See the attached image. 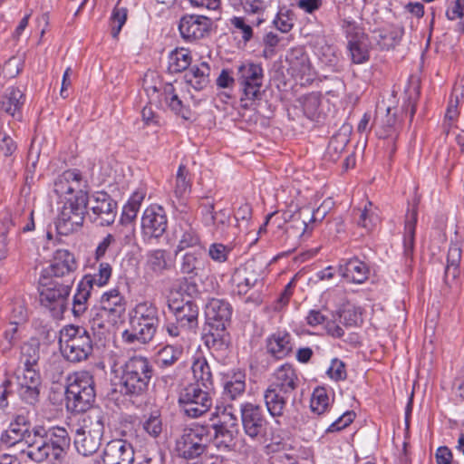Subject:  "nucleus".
<instances>
[{
	"label": "nucleus",
	"instance_id": "obj_5",
	"mask_svg": "<svg viewBox=\"0 0 464 464\" xmlns=\"http://www.w3.org/2000/svg\"><path fill=\"white\" fill-rule=\"evenodd\" d=\"M96 392L93 376L87 371L75 372L67 377L66 407L76 413L92 408Z\"/></svg>",
	"mask_w": 464,
	"mask_h": 464
},
{
	"label": "nucleus",
	"instance_id": "obj_21",
	"mask_svg": "<svg viewBox=\"0 0 464 464\" xmlns=\"http://www.w3.org/2000/svg\"><path fill=\"white\" fill-rule=\"evenodd\" d=\"M210 24V19L205 15L188 14L180 19L179 29L184 40L195 41L205 36Z\"/></svg>",
	"mask_w": 464,
	"mask_h": 464
},
{
	"label": "nucleus",
	"instance_id": "obj_51",
	"mask_svg": "<svg viewBox=\"0 0 464 464\" xmlns=\"http://www.w3.org/2000/svg\"><path fill=\"white\" fill-rule=\"evenodd\" d=\"M461 259V249L457 245H451L448 250L446 276L455 278L458 276L459 265Z\"/></svg>",
	"mask_w": 464,
	"mask_h": 464
},
{
	"label": "nucleus",
	"instance_id": "obj_9",
	"mask_svg": "<svg viewBox=\"0 0 464 464\" xmlns=\"http://www.w3.org/2000/svg\"><path fill=\"white\" fill-rule=\"evenodd\" d=\"M88 194L80 191L64 203L55 223L57 232L67 236L80 229L87 214Z\"/></svg>",
	"mask_w": 464,
	"mask_h": 464
},
{
	"label": "nucleus",
	"instance_id": "obj_12",
	"mask_svg": "<svg viewBox=\"0 0 464 464\" xmlns=\"http://www.w3.org/2000/svg\"><path fill=\"white\" fill-rule=\"evenodd\" d=\"M209 391L198 383H190L180 392L179 403L187 416L198 418L210 409L212 399Z\"/></svg>",
	"mask_w": 464,
	"mask_h": 464
},
{
	"label": "nucleus",
	"instance_id": "obj_63",
	"mask_svg": "<svg viewBox=\"0 0 464 464\" xmlns=\"http://www.w3.org/2000/svg\"><path fill=\"white\" fill-rule=\"evenodd\" d=\"M143 430L151 437H158L161 430V420L158 416H150L143 423Z\"/></svg>",
	"mask_w": 464,
	"mask_h": 464
},
{
	"label": "nucleus",
	"instance_id": "obj_13",
	"mask_svg": "<svg viewBox=\"0 0 464 464\" xmlns=\"http://www.w3.org/2000/svg\"><path fill=\"white\" fill-rule=\"evenodd\" d=\"M87 214L99 226L111 225L117 215V202L106 192L99 191L88 197Z\"/></svg>",
	"mask_w": 464,
	"mask_h": 464
},
{
	"label": "nucleus",
	"instance_id": "obj_38",
	"mask_svg": "<svg viewBox=\"0 0 464 464\" xmlns=\"http://www.w3.org/2000/svg\"><path fill=\"white\" fill-rule=\"evenodd\" d=\"M246 390V374L242 372H234L224 382V398L231 401L242 396Z\"/></svg>",
	"mask_w": 464,
	"mask_h": 464
},
{
	"label": "nucleus",
	"instance_id": "obj_7",
	"mask_svg": "<svg viewBox=\"0 0 464 464\" xmlns=\"http://www.w3.org/2000/svg\"><path fill=\"white\" fill-rule=\"evenodd\" d=\"M72 279L61 281L43 276L40 278V302L52 317L61 319L67 308V300L72 286Z\"/></svg>",
	"mask_w": 464,
	"mask_h": 464
},
{
	"label": "nucleus",
	"instance_id": "obj_31",
	"mask_svg": "<svg viewBox=\"0 0 464 464\" xmlns=\"http://www.w3.org/2000/svg\"><path fill=\"white\" fill-rule=\"evenodd\" d=\"M347 34L349 35L348 49L353 63L360 64L367 62L369 60V52L364 34L356 32L354 34H351L349 31H347Z\"/></svg>",
	"mask_w": 464,
	"mask_h": 464
},
{
	"label": "nucleus",
	"instance_id": "obj_11",
	"mask_svg": "<svg viewBox=\"0 0 464 464\" xmlns=\"http://www.w3.org/2000/svg\"><path fill=\"white\" fill-rule=\"evenodd\" d=\"M126 301L117 289L104 293L100 300V307L95 309L90 322L92 327H104L105 320L109 323H116L125 313ZM93 313V311H92Z\"/></svg>",
	"mask_w": 464,
	"mask_h": 464
},
{
	"label": "nucleus",
	"instance_id": "obj_57",
	"mask_svg": "<svg viewBox=\"0 0 464 464\" xmlns=\"http://www.w3.org/2000/svg\"><path fill=\"white\" fill-rule=\"evenodd\" d=\"M28 319V312L22 302H15L13 304L11 316H10V324L11 325H19L24 324Z\"/></svg>",
	"mask_w": 464,
	"mask_h": 464
},
{
	"label": "nucleus",
	"instance_id": "obj_16",
	"mask_svg": "<svg viewBox=\"0 0 464 464\" xmlns=\"http://www.w3.org/2000/svg\"><path fill=\"white\" fill-rule=\"evenodd\" d=\"M168 307L175 320L181 323V326H187L193 331L198 328L199 309L193 299L171 297L168 300Z\"/></svg>",
	"mask_w": 464,
	"mask_h": 464
},
{
	"label": "nucleus",
	"instance_id": "obj_37",
	"mask_svg": "<svg viewBox=\"0 0 464 464\" xmlns=\"http://www.w3.org/2000/svg\"><path fill=\"white\" fill-rule=\"evenodd\" d=\"M176 237L179 239L176 255L188 248L193 250L198 246H203L196 229L189 224H186L184 227L180 225L179 231L176 230Z\"/></svg>",
	"mask_w": 464,
	"mask_h": 464
},
{
	"label": "nucleus",
	"instance_id": "obj_29",
	"mask_svg": "<svg viewBox=\"0 0 464 464\" xmlns=\"http://www.w3.org/2000/svg\"><path fill=\"white\" fill-rule=\"evenodd\" d=\"M286 62L293 75L303 77L310 74V61L303 47L291 49L286 54Z\"/></svg>",
	"mask_w": 464,
	"mask_h": 464
},
{
	"label": "nucleus",
	"instance_id": "obj_19",
	"mask_svg": "<svg viewBox=\"0 0 464 464\" xmlns=\"http://www.w3.org/2000/svg\"><path fill=\"white\" fill-rule=\"evenodd\" d=\"M311 208L308 207L301 208L297 211L291 213L285 211L280 216V223H286L285 231L290 237L301 238L305 236L309 229V218Z\"/></svg>",
	"mask_w": 464,
	"mask_h": 464
},
{
	"label": "nucleus",
	"instance_id": "obj_43",
	"mask_svg": "<svg viewBox=\"0 0 464 464\" xmlns=\"http://www.w3.org/2000/svg\"><path fill=\"white\" fill-rule=\"evenodd\" d=\"M211 428L212 440L216 441L218 447L228 448L234 441L238 430L227 428L218 422L209 425Z\"/></svg>",
	"mask_w": 464,
	"mask_h": 464
},
{
	"label": "nucleus",
	"instance_id": "obj_55",
	"mask_svg": "<svg viewBox=\"0 0 464 464\" xmlns=\"http://www.w3.org/2000/svg\"><path fill=\"white\" fill-rule=\"evenodd\" d=\"M19 386H40L41 378L39 372L34 368L24 367L22 374L17 375Z\"/></svg>",
	"mask_w": 464,
	"mask_h": 464
},
{
	"label": "nucleus",
	"instance_id": "obj_41",
	"mask_svg": "<svg viewBox=\"0 0 464 464\" xmlns=\"http://www.w3.org/2000/svg\"><path fill=\"white\" fill-rule=\"evenodd\" d=\"M144 198L145 194L142 191H136L131 195L123 207L121 218V224L130 225L134 222Z\"/></svg>",
	"mask_w": 464,
	"mask_h": 464
},
{
	"label": "nucleus",
	"instance_id": "obj_17",
	"mask_svg": "<svg viewBox=\"0 0 464 464\" xmlns=\"http://www.w3.org/2000/svg\"><path fill=\"white\" fill-rule=\"evenodd\" d=\"M168 218L164 208L159 205H150L141 217V230L144 236L159 238L167 230Z\"/></svg>",
	"mask_w": 464,
	"mask_h": 464
},
{
	"label": "nucleus",
	"instance_id": "obj_15",
	"mask_svg": "<svg viewBox=\"0 0 464 464\" xmlns=\"http://www.w3.org/2000/svg\"><path fill=\"white\" fill-rule=\"evenodd\" d=\"M208 261L204 246H198L183 254L179 259V266L181 275L193 280L196 277H203L208 272Z\"/></svg>",
	"mask_w": 464,
	"mask_h": 464
},
{
	"label": "nucleus",
	"instance_id": "obj_35",
	"mask_svg": "<svg viewBox=\"0 0 464 464\" xmlns=\"http://www.w3.org/2000/svg\"><path fill=\"white\" fill-rule=\"evenodd\" d=\"M161 95L168 105V107L180 116L184 120L190 119V110L188 106L184 105L182 100L177 94L172 83H166L163 87Z\"/></svg>",
	"mask_w": 464,
	"mask_h": 464
},
{
	"label": "nucleus",
	"instance_id": "obj_50",
	"mask_svg": "<svg viewBox=\"0 0 464 464\" xmlns=\"http://www.w3.org/2000/svg\"><path fill=\"white\" fill-rule=\"evenodd\" d=\"M234 4H237L242 6V8L246 13L256 14L258 17L256 18V24L259 25L264 22L263 18H260L259 15L264 13V11L267 7V2L266 0H232Z\"/></svg>",
	"mask_w": 464,
	"mask_h": 464
},
{
	"label": "nucleus",
	"instance_id": "obj_30",
	"mask_svg": "<svg viewBox=\"0 0 464 464\" xmlns=\"http://www.w3.org/2000/svg\"><path fill=\"white\" fill-rule=\"evenodd\" d=\"M1 109L7 114L18 120L21 119V110L24 103V95L14 87L8 88L1 97Z\"/></svg>",
	"mask_w": 464,
	"mask_h": 464
},
{
	"label": "nucleus",
	"instance_id": "obj_22",
	"mask_svg": "<svg viewBox=\"0 0 464 464\" xmlns=\"http://www.w3.org/2000/svg\"><path fill=\"white\" fill-rule=\"evenodd\" d=\"M237 293L246 295L251 287L262 282V275L259 267L254 262H247L242 267L236 270L233 276Z\"/></svg>",
	"mask_w": 464,
	"mask_h": 464
},
{
	"label": "nucleus",
	"instance_id": "obj_62",
	"mask_svg": "<svg viewBox=\"0 0 464 464\" xmlns=\"http://www.w3.org/2000/svg\"><path fill=\"white\" fill-rule=\"evenodd\" d=\"M53 190L57 196L62 198L72 194L76 188L62 175L54 181Z\"/></svg>",
	"mask_w": 464,
	"mask_h": 464
},
{
	"label": "nucleus",
	"instance_id": "obj_39",
	"mask_svg": "<svg viewBox=\"0 0 464 464\" xmlns=\"http://www.w3.org/2000/svg\"><path fill=\"white\" fill-rule=\"evenodd\" d=\"M417 223V209L413 208L411 216L407 217L405 221V234L403 239V255L405 262L408 264V260L412 261L413 250H414V239H415V227Z\"/></svg>",
	"mask_w": 464,
	"mask_h": 464
},
{
	"label": "nucleus",
	"instance_id": "obj_2",
	"mask_svg": "<svg viewBox=\"0 0 464 464\" xmlns=\"http://www.w3.org/2000/svg\"><path fill=\"white\" fill-rule=\"evenodd\" d=\"M300 385L298 374L290 363L278 367L273 374L272 381L264 392V401L267 411L273 418H285L287 424L297 427L301 424L298 411H290L288 401L295 406V392Z\"/></svg>",
	"mask_w": 464,
	"mask_h": 464
},
{
	"label": "nucleus",
	"instance_id": "obj_4",
	"mask_svg": "<svg viewBox=\"0 0 464 464\" xmlns=\"http://www.w3.org/2000/svg\"><path fill=\"white\" fill-rule=\"evenodd\" d=\"M133 312L130 328L123 332L122 337L129 343H147L152 340L159 326L158 308L150 302H143L138 304Z\"/></svg>",
	"mask_w": 464,
	"mask_h": 464
},
{
	"label": "nucleus",
	"instance_id": "obj_1",
	"mask_svg": "<svg viewBox=\"0 0 464 464\" xmlns=\"http://www.w3.org/2000/svg\"><path fill=\"white\" fill-rule=\"evenodd\" d=\"M0 443L34 462L62 464L70 449L71 437L65 428L59 426L48 430L43 426L31 428L25 417L19 415L2 434Z\"/></svg>",
	"mask_w": 464,
	"mask_h": 464
},
{
	"label": "nucleus",
	"instance_id": "obj_64",
	"mask_svg": "<svg viewBox=\"0 0 464 464\" xmlns=\"http://www.w3.org/2000/svg\"><path fill=\"white\" fill-rule=\"evenodd\" d=\"M18 392L23 401L34 404L39 397V386H19Z\"/></svg>",
	"mask_w": 464,
	"mask_h": 464
},
{
	"label": "nucleus",
	"instance_id": "obj_36",
	"mask_svg": "<svg viewBox=\"0 0 464 464\" xmlns=\"http://www.w3.org/2000/svg\"><path fill=\"white\" fill-rule=\"evenodd\" d=\"M401 121L397 116L396 111H392V108H387L386 114L382 118L377 135L381 139H391L395 140L398 136Z\"/></svg>",
	"mask_w": 464,
	"mask_h": 464
},
{
	"label": "nucleus",
	"instance_id": "obj_58",
	"mask_svg": "<svg viewBox=\"0 0 464 464\" xmlns=\"http://www.w3.org/2000/svg\"><path fill=\"white\" fill-rule=\"evenodd\" d=\"M230 223V213L227 209H220L217 211L214 216L210 217L208 225H212L217 230L224 232L225 228Z\"/></svg>",
	"mask_w": 464,
	"mask_h": 464
},
{
	"label": "nucleus",
	"instance_id": "obj_8",
	"mask_svg": "<svg viewBox=\"0 0 464 464\" xmlns=\"http://www.w3.org/2000/svg\"><path fill=\"white\" fill-rule=\"evenodd\" d=\"M264 70L261 64L254 63H242L237 68V82L242 92L241 105L245 109L251 107L261 100Z\"/></svg>",
	"mask_w": 464,
	"mask_h": 464
},
{
	"label": "nucleus",
	"instance_id": "obj_54",
	"mask_svg": "<svg viewBox=\"0 0 464 464\" xmlns=\"http://www.w3.org/2000/svg\"><path fill=\"white\" fill-rule=\"evenodd\" d=\"M39 349L37 346L30 343H25L22 347L21 362L25 368H34L39 361Z\"/></svg>",
	"mask_w": 464,
	"mask_h": 464
},
{
	"label": "nucleus",
	"instance_id": "obj_18",
	"mask_svg": "<svg viewBox=\"0 0 464 464\" xmlns=\"http://www.w3.org/2000/svg\"><path fill=\"white\" fill-rule=\"evenodd\" d=\"M78 267L74 255L67 249H57L53 254V263L46 270L50 278H57L67 281L68 278L74 282L73 274Z\"/></svg>",
	"mask_w": 464,
	"mask_h": 464
},
{
	"label": "nucleus",
	"instance_id": "obj_24",
	"mask_svg": "<svg viewBox=\"0 0 464 464\" xmlns=\"http://www.w3.org/2000/svg\"><path fill=\"white\" fill-rule=\"evenodd\" d=\"M266 348L267 353L275 359H284L293 350L291 335L285 331H277L267 337Z\"/></svg>",
	"mask_w": 464,
	"mask_h": 464
},
{
	"label": "nucleus",
	"instance_id": "obj_45",
	"mask_svg": "<svg viewBox=\"0 0 464 464\" xmlns=\"http://www.w3.org/2000/svg\"><path fill=\"white\" fill-rule=\"evenodd\" d=\"M302 106L305 116L312 121H319L321 117V94L312 92L303 97Z\"/></svg>",
	"mask_w": 464,
	"mask_h": 464
},
{
	"label": "nucleus",
	"instance_id": "obj_47",
	"mask_svg": "<svg viewBox=\"0 0 464 464\" xmlns=\"http://www.w3.org/2000/svg\"><path fill=\"white\" fill-rule=\"evenodd\" d=\"M329 396L327 391L324 387H316L311 397L310 408L314 413L321 415L329 408Z\"/></svg>",
	"mask_w": 464,
	"mask_h": 464
},
{
	"label": "nucleus",
	"instance_id": "obj_32",
	"mask_svg": "<svg viewBox=\"0 0 464 464\" xmlns=\"http://www.w3.org/2000/svg\"><path fill=\"white\" fill-rule=\"evenodd\" d=\"M210 67L206 62L192 66L184 75L185 82L196 91H201L209 83Z\"/></svg>",
	"mask_w": 464,
	"mask_h": 464
},
{
	"label": "nucleus",
	"instance_id": "obj_40",
	"mask_svg": "<svg viewBox=\"0 0 464 464\" xmlns=\"http://www.w3.org/2000/svg\"><path fill=\"white\" fill-rule=\"evenodd\" d=\"M195 383L207 390L213 389V376L210 366L205 358L197 359L191 367Z\"/></svg>",
	"mask_w": 464,
	"mask_h": 464
},
{
	"label": "nucleus",
	"instance_id": "obj_49",
	"mask_svg": "<svg viewBox=\"0 0 464 464\" xmlns=\"http://www.w3.org/2000/svg\"><path fill=\"white\" fill-rule=\"evenodd\" d=\"M188 169L183 164L179 165L176 174L174 194L177 198H181L191 188V181L188 179Z\"/></svg>",
	"mask_w": 464,
	"mask_h": 464
},
{
	"label": "nucleus",
	"instance_id": "obj_52",
	"mask_svg": "<svg viewBox=\"0 0 464 464\" xmlns=\"http://www.w3.org/2000/svg\"><path fill=\"white\" fill-rule=\"evenodd\" d=\"M128 10L125 7H120L118 5L112 10L111 16V35L117 38L122 26L126 23Z\"/></svg>",
	"mask_w": 464,
	"mask_h": 464
},
{
	"label": "nucleus",
	"instance_id": "obj_46",
	"mask_svg": "<svg viewBox=\"0 0 464 464\" xmlns=\"http://www.w3.org/2000/svg\"><path fill=\"white\" fill-rule=\"evenodd\" d=\"M182 355V350L171 345H166L158 352L157 364L160 369L174 365Z\"/></svg>",
	"mask_w": 464,
	"mask_h": 464
},
{
	"label": "nucleus",
	"instance_id": "obj_42",
	"mask_svg": "<svg viewBox=\"0 0 464 464\" xmlns=\"http://www.w3.org/2000/svg\"><path fill=\"white\" fill-rule=\"evenodd\" d=\"M191 63L190 52L188 49H175L169 56V71L172 73L186 71Z\"/></svg>",
	"mask_w": 464,
	"mask_h": 464
},
{
	"label": "nucleus",
	"instance_id": "obj_33",
	"mask_svg": "<svg viewBox=\"0 0 464 464\" xmlns=\"http://www.w3.org/2000/svg\"><path fill=\"white\" fill-rule=\"evenodd\" d=\"M92 287L88 280H81L77 285L76 293L72 298V313L74 317H82L88 310V301L91 297Z\"/></svg>",
	"mask_w": 464,
	"mask_h": 464
},
{
	"label": "nucleus",
	"instance_id": "obj_27",
	"mask_svg": "<svg viewBox=\"0 0 464 464\" xmlns=\"http://www.w3.org/2000/svg\"><path fill=\"white\" fill-rule=\"evenodd\" d=\"M105 415L100 408H90L85 411L82 425L78 429L87 434L102 439L104 434Z\"/></svg>",
	"mask_w": 464,
	"mask_h": 464
},
{
	"label": "nucleus",
	"instance_id": "obj_59",
	"mask_svg": "<svg viewBox=\"0 0 464 464\" xmlns=\"http://www.w3.org/2000/svg\"><path fill=\"white\" fill-rule=\"evenodd\" d=\"M402 32V30H393L385 34H380V39L378 40L379 45L382 49H390L394 47L400 41Z\"/></svg>",
	"mask_w": 464,
	"mask_h": 464
},
{
	"label": "nucleus",
	"instance_id": "obj_10",
	"mask_svg": "<svg viewBox=\"0 0 464 464\" xmlns=\"http://www.w3.org/2000/svg\"><path fill=\"white\" fill-rule=\"evenodd\" d=\"M211 440L212 433L209 425L194 424L184 429L183 434L177 441V450L184 459H194L205 452Z\"/></svg>",
	"mask_w": 464,
	"mask_h": 464
},
{
	"label": "nucleus",
	"instance_id": "obj_53",
	"mask_svg": "<svg viewBox=\"0 0 464 464\" xmlns=\"http://www.w3.org/2000/svg\"><path fill=\"white\" fill-rule=\"evenodd\" d=\"M348 140L345 136L337 135L334 136L328 144L326 155L330 160L335 161L340 158V155L344 150Z\"/></svg>",
	"mask_w": 464,
	"mask_h": 464
},
{
	"label": "nucleus",
	"instance_id": "obj_26",
	"mask_svg": "<svg viewBox=\"0 0 464 464\" xmlns=\"http://www.w3.org/2000/svg\"><path fill=\"white\" fill-rule=\"evenodd\" d=\"M227 326L208 325V333L204 335V343L207 347L215 353H224L230 344V337L227 332Z\"/></svg>",
	"mask_w": 464,
	"mask_h": 464
},
{
	"label": "nucleus",
	"instance_id": "obj_28",
	"mask_svg": "<svg viewBox=\"0 0 464 464\" xmlns=\"http://www.w3.org/2000/svg\"><path fill=\"white\" fill-rule=\"evenodd\" d=\"M146 266L155 275L161 276L174 266V261L168 250L154 249L147 253Z\"/></svg>",
	"mask_w": 464,
	"mask_h": 464
},
{
	"label": "nucleus",
	"instance_id": "obj_25",
	"mask_svg": "<svg viewBox=\"0 0 464 464\" xmlns=\"http://www.w3.org/2000/svg\"><path fill=\"white\" fill-rule=\"evenodd\" d=\"M338 271L346 281L355 284L363 283L369 276L367 265L357 257L342 260Z\"/></svg>",
	"mask_w": 464,
	"mask_h": 464
},
{
	"label": "nucleus",
	"instance_id": "obj_48",
	"mask_svg": "<svg viewBox=\"0 0 464 464\" xmlns=\"http://www.w3.org/2000/svg\"><path fill=\"white\" fill-rule=\"evenodd\" d=\"M112 268L109 263L102 262L99 265L98 272L93 275H85L82 280H88L91 287L105 285L111 276Z\"/></svg>",
	"mask_w": 464,
	"mask_h": 464
},
{
	"label": "nucleus",
	"instance_id": "obj_34",
	"mask_svg": "<svg viewBox=\"0 0 464 464\" xmlns=\"http://www.w3.org/2000/svg\"><path fill=\"white\" fill-rule=\"evenodd\" d=\"M102 439L99 437L76 430L73 444L79 454L87 457L98 451L102 444Z\"/></svg>",
	"mask_w": 464,
	"mask_h": 464
},
{
	"label": "nucleus",
	"instance_id": "obj_23",
	"mask_svg": "<svg viewBox=\"0 0 464 464\" xmlns=\"http://www.w3.org/2000/svg\"><path fill=\"white\" fill-rule=\"evenodd\" d=\"M205 315L208 325L224 326L230 324L232 307L225 300L212 298L205 307Z\"/></svg>",
	"mask_w": 464,
	"mask_h": 464
},
{
	"label": "nucleus",
	"instance_id": "obj_6",
	"mask_svg": "<svg viewBox=\"0 0 464 464\" xmlns=\"http://www.w3.org/2000/svg\"><path fill=\"white\" fill-rule=\"evenodd\" d=\"M59 343L63 356L71 362L86 361L93 353L91 334L82 326H64L60 331Z\"/></svg>",
	"mask_w": 464,
	"mask_h": 464
},
{
	"label": "nucleus",
	"instance_id": "obj_44",
	"mask_svg": "<svg viewBox=\"0 0 464 464\" xmlns=\"http://www.w3.org/2000/svg\"><path fill=\"white\" fill-rule=\"evenodd\" d=\"M359 219L357 223L359 226L366 229L372 230L380 221L377 208L373 207L371 201H367L362 209H358Z\"/></svg>",
	"mask_w": 464,
	"mask_h": 464
},
{
	"label": "nucleus",
	"instance_id": "obj_60",
	"mask_svg": "<svg viewBox=\"0 0 464 464\" xmlns=\"http://www.w3.org/2000/svg\"><path fill=\"white\" fill-rule=\"evenodd\" d=\"M231 24L242 34L245 42L250 41L253 36V30L250 24H246L245 18L235 16L230 20Z\"/></svg>",
	"mask_w": 464,
	"mask_h": 464
},
{
	"label": "nucleus",
	"instance_id": "obj_61",
	"mask_svg": "<svg viewBox=\"0 0 464 464\" xmlns=\"http://www.w3.org/2000/svg\"><path fill=\"white\" fill-rule=\"evenodd\" d=\"M354 417L355 413L353 411H348L344 412L326 429V432L342 430L353 422Z\"/></svg>",
	"mask_w": 464,
	"mask_h": 464
},
{
	"label": "nucleus",
	"instance_id": "obj_56",
	"mask_svg": "<svg viewBox=\"0 0 464 464\" xmlns=\"http://www.w3.org/2000/svg\"><path fill=\"white\" fill-rule=\"evenodd\" d=\"M420 91L419 87H413L408 91V97L404 101L401 111L405 112V114L409 113L410 121H412L415 111H416V102L419 98Z\"/></svg>",
	"mask_w": 464,
	"mask_h": 464
},
{
	"label": "nucleus",
	"instance_id": "obj_3",
	"mask_svg": "<svg viewBox=\"0 0 464 464\" xmlns=\"http://www.w3.org/2000/svg\"><path fill=\"white\" fill-rule=\"evenodd\" d=\"M153 374L152 365L148 358L132 356L121 366L120 392L130 397L146 394Z\"/></svg>",
	"mask_w": 464,
	"mask_h": 464
},
{
	"label": "nucleus",
	"instance_id": "obj_14",
	"mask_svg": "<svg viewBox=\"0 0 464 464\" xmlns=\"http://www.w3.org/2000/svg\"><path fill=\"white\" fill-rule=\"evenodd\" d=\"M241 421L245 433L251 439L262 440L266 437L268 421L259 405L246 402L240 406Z\"/></svg>",
	"mask_w": 464,
	"mask_h": 464
},
{
	"label": "nucleus",
	"instance_id": "obj_20",
	"mask_svg": "<svg viewBox=\"0 0 464 464\" xmlns=\"http://www.w3.org/2000/svg\"><path fill=\"white\" fill-rule=\"evenodd\" d=\"M134 450L130 443L124 440L109 441L103 450L104 464H133Z\"/></svg>",
	"mask_w": 464,
	"mask_h": 464
}]
</instances>
